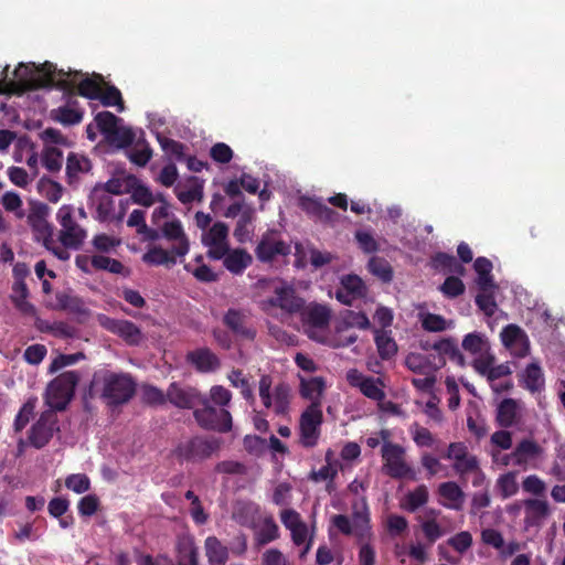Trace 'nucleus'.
Returning <instances> with one entry per match:
<instances>
[{
    "label": "nucleus",
    "instance_id": "nucleus-1",
    "mask_svg": "<svg viewBox=\"0 0 565 565\" xmlns=\"http://www.w3.org/2000/svg\"><path fill=\"white\" fill-rule=\"evenodd\" d=\"M71 74L72 72L57 70L56 65L49 61L40 65L20 63L14 70L17 79L6 82L4 86L8 95L21 96L26 92L52 87L72 94L74 85L67 79Z\"/></svg>",
    "mask_w": 565,
    "mask_h": 565
},
{
    "label": "nucleus",
    "instance_id": "nucleus-2",
    "mask_svg": "<svg viewBox=\"0 0 565 565\" xmlns=\"http://www.w3.org/2000/svg\"><path fill=\"white\" fill-rule=\"evenodd\" d=\"M221 448V440L214 436L195 435L177 444L172 456L180 463H201L210 459Z\"/></svg>",
    "mask_w": 565,
    "mask_h": 565
},
{
    "label": "nucleus",
    "instance_id": "nucleus-3",
    "mask_svg": "<svg viewBox=\"0 0 565 565\" xmlns=\"http://www.w3.org/2000/svg\"><path fill=\"white\" fill-rule=\"evenodd\" d=\"M137 384L129 373L107 371L102 376L100 398L107 406L127 404L136 393Z\"/></svg>",
    "mask_w": 565,
    "mask_h": 565
},
{
    "label": "nucleus",
    "instance_id": "nucleus-4",
    "mask_svg": "<svg viewBox=\"0 0 565 565\" xmlns=\"http://www.w3.org/2000/svg\"><path fill=\"white\" fill-rule=\"evenodd\" d=\"M79 375L75 371L61 373L50 382L45 392V403L54 411H64L71 402Z\"/></svg>",
    "mask_w": 565,
    "mask_h": 565
},
{
    "label": "nucleus",
    "instance_id": "nucleus-5",
    "mask_svg": "<svg viewBox=\"0 0 565 565\" xmlns=\"http://www.w3.org/2000/svg\"><path fill=\"white\" fill-rule=\"evenodd\" d=\"M381 456L383 460L382 470L392 479L416 480L415 469L406 460V449L399 444L382 445Z\"/></svg>",
    "mask_w": 565,
    "mask_h": 565
},
{
    "label": "nucleus",
    "instance_id": "nucleus-6",
    "mask_svg": "<svg viewBox=\"0 0 565 565\" xmlns=\"http://www.w3.org/2000/svg\"><path fill=\"white\" fill-rule=\"evenodd\" d=\"M199 405L202 407L194 409L193 417L201 428L221 434L232 430L233 419L227 409L212 406L205 396H202Z\"/></svg>",
    "mask_w": 565,
    "mask_h": 565
},
{
    "label": "nucleus",
    "instance_id": "nucleus-7",
    "mask_svg": "<svg viewBox=\"0 0 565 565\" xmlns=\"http://www.w3.org/2000/svg\"><path fill=\"white\" fill-rule=\"evenodd\" d=\"M56 220L61 225L58 241L64 247L78 249L86 236V231L74 220V206L70 204L62 205L57 213Z\"/></svg>",
    "mask_w": 565,
    "mask_h": 565
},
{
    "label": "nucleus",
    "instance_id": "nucleus-8",
    "mask_svg": "<svg viewBox=\"0 0 565 565\" xmlns=\"http://www.w3.org/2000/svg\"><path fill=\"white\" fill-rule=\"evenodd\" d=\"M323 414L319 402H312L301 414L299 419V443L305 448L317 446L321 434Z\"/></svg>",
    "mask_w": 565,
    "mask_h": 565
},
{
    "label": "nucleus",
    "instance_id": "nucleus-9",
    "mask_svg": "<svg viewBox=\"0 0 565 565\" xmlns=\"http://www.w3.org/2000/svg\"><path fill=\"white\" fill-rule=\"evenodd\" d=\"M57 416L52 409L41 413L38 420L31 426L28 434L29 444L35 449L44 448L58 431Z\"/></svg>",
    "mask_w": 565,
    "mask_h": 565
},
{
    "label": "nucleus",
    "instance_id": "nucleus-10",
    "mask_svg": "<svg viewBox=\"0 0 565 565\" xmlns=\"http://www.w3.org/2000/svg\"><path fill=\"white\" fill-rule=\"evenodd\" d=\"M50 207L42 202H34L31 204V209L28 215V223L32 228L34 238L38 242H42L43 246L52 244L53 239V226L47 222Z\"/></svg>",
    "mask_w": 565,
    "mask_h": 565
},
{
    "label": "nucleus",
    "instance_id": "nucleus-11",
    "mask_svg": "<svg viewBox=\"0 0 565 565\" xmlns=\"http://www.w3.org/2000/svg\"><path fill=\"white\" fill-rule=\"evenodd\" d=\"M290 253V245L278 238L275 231L264 233L255 248L256 257L262 263H270L277 256H287Z\"/></svg>",
    "mask_w": 565,
    "mask_h": 565
},
{
    "label": "nucleus",
    "instance_id": "nucleus-12",
    "mask_svg": "<svg viewBox=\"0 0 565 565\" xmlns=\"http://www.w3.org/2000/svg\"><path fill=\"white\" fill-rule=\"evenodd\" d=\"M102 326L109 332L120 337L129 345H138L142 341L141 330L129 320L105 317Z\"/></svg>",
    "mask_w": 565,
    "mask_h": 565
},
{
    "label": "nucleus",
    "instance_id": "nucleus-13",
    "mask_svg": "<svg viewBox=\"0 0 565 565\" xmlns=\"http://www.w3.org/2000/svg\"><path fill=\"white\" fill-rule=\"evenodd\" d=\"M268 303L290 315L300 312L305 306L303 299L297 295L295 288L287 285L276 287L274 296L268 299Z\"/></svg>",
    "mask_w": 565,
    "mask_h": 565
},
{
    "label": "nucleus",
    "instance_id": "nucleus-14",
    "mask_svg": "<svg viewBox=\"0 0 565 565\" xmlns=\"http://www.w3.org/2000/svg\"><path fill=\"white\" fill-rule=\"evenodd\" d=\"M202 394L194 387L181 386L173 382L167 390V401L182 409H191L199 405Z\"/></svg>",
    "mask_w": 565,
    "mask_h": 565
},
{
    "label": "nucleus",
    "instance_id": "nucleus-15",
    "mask_svg": "<svg viewBox=\"0 0 565 565\" xmlns=\"http://www.w3.org/2000/svg\"><path fill=\"white\" fill-rule=\"evenodd\" d=\"M161 236L173 243L171 246L172 252L179 255V257H184L189 253L190 242L180 220L174 218L166 222L161 226Z\"/></svg>",
    "mask_w": 565,
    "mask_h": 565
},
{
    "label": "nucleus",
    "instance_id": "nucleus-16",
    "mask_svg": "<svg viewBox=\"0 0 565 565\" xmlns=\"http://www.w3.org/2000/svg\"><path fill=\"white\" fill-rule=\"evenodd\" d=\"M185 360L200 373H212L221 366L218 356L206 347L189 351Z\"/></svg>",
    "mask_w": 565,
    "mask_h": 565
},
{
    "label": "nucleus",
    "instance_id": "nucleus-17",
    "mask_svg": "<svg viewBox=\"0 0 565 565\" xmlns=\"http://www.w3.org/2000/svg\"><path fill=\"white\" fill-rule=\"evenodd\" d=\"M524 508V524L526 529L541 527L551 510L547 501L540 499H525L522 502Z\"/></svg>",
    "mask_w": 565,
    "mask_h": 565
},
{
    "label": "nucleus",
    "instance_id": "nucleus-18",
    "mask_svg": "<svg viewBox=\"0 0 565 565\" xmlns=\"http://www.w3.org/2000/svg\"><path fill=\"white\" fill-rule=\"evenodd\" d=\"M446 364V359L434 355V362H429V356L422 353H409L405 359V365L408 370L417 374H428L441 369Z\"/></svg>",
    "mask_w": 565,
    "mask_h": 565
},
{
    "label": "nucleus",
    "instance_id": "nucleus-19",
    "mask_svg": "<svg viewBox=\"0 0 565 565\" xmlns=\"http://www.w3.org/2000/svg\"><path fill=\"white\" fill-rule=\"evenodd\" d=\"M76 100H70L67 105L51 110V118L64 126L77 125L83 120L84 111L77 106Z\"/></svg>",
    "mask_w": 565,
    "mask_h": 565
},
{
    "label": "nucleus",
    "instance_id": "nucleus-20",
    "mask_svg": "<svg viewBox=\"0 0 565 565\" xmlns=\"http://www.w3.org/2000/svg\"><path fill=\"white\" fill-rule=\"evenodd\" d=\"M96 206L97 218L100 222L109 221L114 217L115 201L106 192H102L99 186H95L90 196Z\"/></svg>",
    "mask_w": 565,
    "mask_h": 565
},
{
    "label": "nucleus",
    "instance_id": "nucleus-21",
    "mask_svg": "<svg viewBox=\"0 0 565 565\" xmlns=\"http://www.w3.org/2000/svg\"><path fill=\"white\" fill-rule=\"evenodd\" d=\"M438 493L448 502L441 504L448 509L460 510L465 501V493L454 481L443 482L438 487Z\"/></svg>",
    "mask_w": 565,
    "mask_h": 565
},
{
    "label": "nucleus",
    "instance_id": "nucleus-22",
    "mask_svg": "<svg viewBox=\"0 0 565 565\" xmlns=\"http://www.w3.org/2000/svg\"><path fill=\"white\" fill-rule=\"evenodd\" d=\"M29 288L25 281H13L12 295L10 296L14 307L25 316H35L36 308L28 301Z\"/></svg>",
    "mask_w": 565,
    "mask_h": 565
},
{
    "label": "nucleus",
    "instance_id": "nucleus-23",
    "mask_svg": "<svg viewBox=\"0 0 565 565\" xmlns=\"http://www.w3.org/2000/svg\"><path fill=\"white\" fill-rule=\"evenodd\" d=\"M253 263L252 255L243 248H235L230 250L226 255L223 265L232 274L239 275Z\"/></svg>",
    "mask_w": 565,
    "mask_h": 565
},
{
    "label": "nucleus",
    "instance_id": "nucleus-24",
    "mask_svg": "<svg viewBox=\"0 0 565 565\" xmlns=\"http://www.w3.org/2000/svg\"><path fill=\"white\" fill-rule=\"evenodd\" d=\"M431 349L437 352L436 356H445L447 355L452 362L457 363L459 366H465L466 360L463 354L458 348L457 341L452 338H444L439 341H435L431 344Z\"/></svg>",
    "mask_w": 565,
    "mask_h": 565
},
{
    "label": "nucleus",
    "instance_id": "nucleus-25",
    "mask_svg": "<svg viewBox=\"0 0 565 565\" xmlns=\"http://www.w3.org/2000/svg\"><path fill=\"white\" fill-rule=\"evenodd\" d=\"M223 322L231 331L242 338L248 340L255 338V331L245 326L244 315L236 309H228L224 315Z\"/></svg>",
    "mask_w": 565,
    "mask_h": 565
},
{
    "label": "nucleus",
    "instance_id": "nucleus-26",
    "mask_svg": "<svg viewBox=\"0 0 565 565\" xmlns=\"http://www.w3.org/2000/svg\"><path fill=\"white\" fill-rule=\"evenodd\" d=\"M205 555L210 565H225L228 548L216 536H207L204 541Z\"/></svg>",
    "mask_w": 565,
    "mask_h": 565
},
{
    "label": "nucleus",
    "instance_id": "nucleus-27",
    "mask_svg": "<svg viewBox=\"0 0 565 565\" xmlns=\"http://www.w3.org/2000/svg\"><path fill=\"white\" fill-rule=\"evenodd\" d=\"M179 255L172 252V248L164 249L160 246H153L143 254L142 260L146 264L153 266L164 265L167 267H171L177 264V258Z\"/></svg>",
    "mask_w": 565,
    "mask_h": 565
},
{
    "label": "nucleus",
    "instance_id": "nucleus-28",
    "mask_svg": "<svg viewBox=\"0 0 565 565\" xmlns=\"http://www.w3.org/2000/svg\"><path fill=\"white\" fill-rule=\"evenodd\" d=\"M495 420L502 428L512 427L518 420V403L513 398H504L497 408Z\"/></svg>",
    "mask_w": 565,
    "mask_h": 565
},
{
    "label": "nucleus",
    "instance_id": "nucleus-29",
    "mask_svg": "<svg viewBox=\"0 0 565 565\" xmlns=\"http://www.w3.org/2000/svg\"><path fill=\"white\" fill-rule=\"evenodd\" d=\"M543 452V448L531 439L521 440L514 448L511 456L514 458V463L523 465L529 459L540 457Z\"/></svg>",
    "mask_w": 565,
    "mask_h": 565
},
{
    "label": "nucleus",
    "instance_id": "nucleus-30",
    "mask_svg": "<svg viewBox=\"0 0 565 565\" xmlns=\"http://www.w3.org/2000/svg\"><path fill=\"white\" fill-rule=\"evenodd\" d=\"M255 217V210L252 206H246L241 214L234 228V237L238 243H246L250 239L253 227L252 223Z\"/></svg>",
    "mask_w": 565,
    "mask_h": 565
},
{
    "label": "nucleus",
    "instance_id": "nucleus-31",
    "mask_svg": "<svg viewBox=\"0 0 565 565\" xmlns=\"http://www.w3.org/2000/svg\"><path fill=\"white\" fill-rule=\"evenodd\" d=\"M352 526L354 535L360 542L369 540L372 535L370 525V513L364 504L361 510H354L352 514Z\"/></svg>",
    "mask_w": 565,
    "mask_h": 565
},
{
    "label": "nucleus",
    "instance_id": "nucleus-32",
    "mask_svg": "<svg viewBox=\"0 0 565 565\" xmlns=\"http://www.w3.org/2000/svg\"><path fill=\"white\" fill-rule=\"evenodd\" d=\"M390 333L385 330L374 331V342L382 360H390L397 353V344Z\"/></svg>",
    "mask_w": 565,
    "mask_h": 565
},
{
    "label": "nucleus",
    "instance_id": "nucleus-33",
    "mask_svg": "<svg viewBox=\"0 0 565 565\" xmlns=\"http://www.w3.org/2000/svg\"><path fill=\"white\" fill-rule=\"evenodd\" d=\"M129 183V193H131V200L134 203L149 207L156 202L154 195L150 189L140 183L136 177L130 175Z\"/></svg>",
    "mask_w": 565,
    "mask_h": 565
},
{
    "label": "nucleus",
    "instance_id": "nucleus-34",
    "mask_svg": "<svg viewBox=\"0 0 565 565\" xmlns=\"http://www.w3.org/2000/svg\"><path fill=\"white\" fill-rule=\"evenodd\" d=\"M462 349L472 355H482L490 350L487 337L480 332H471L463 337Z\"/></svg>",
    "mask_w": 565,
    "mask_h": 565
},
{
    "label": "nucleus",
    "instance_id": "nucleus-35",
    "mask_svg": "<svg viewBox=\"0 0 565 565\" xmlns=\"http://www.w3.org/2000/svg\"><path fill=\"white\" fill-rule=\"evenodd\" d=\"M326 383L322 377H311L309 380L301 379L300 382V394L303 398L312 402H320L322 393L324 391Z\"/></svg>",
    "mask_w": 565,
    "mask_h": 565
},
{
    "label": "nucleus",
    "instance_id": "nucleus-36",
    "mask_svg": "<svg viewBox=\"0 0 565 565\" xmlns=\"http://www.w3.org/2000/svg\"><path fill=\"white\" fill-rule=\"evenodd\" d=\"M257 507L249 502H238L234 507L233 520L242 526L252 527L255 523Z\"/></svg>",
    "mask_w": 565,
    "mask_h": 565
},
{
    "label": "nucleus",
    "instance_id": "nucleus-37",
    "mask_svg": "<svg viewBox=\"0 0 565 565\" xmlns=\"http://www.w3.org/2000/svg\"><path fill=\"white\" fill-rule=\"evenodd\" d=\"M104 78L100 74L82 79L77 85V94L88 99H97L100 96Z\"/></svg>",
    "mask_w": 565,
    "mask_h": 565
},
{
    "label": "nucleus",
    "instance_id": "nucleus-38",
    "mask_svg": "<svg viewBox=\"0 0 565 565\" xmlns=\"http://www.w3.org/2000/svg\"><path fill=\"white\" fill-rule=\"evenodd\" d=\"M369 271L383 282H391L393 279V268L383 257L373 256L367 263Z\"/></svg>",
    "mask_w": 565,
    "mask_h": 565
},
{
    "label": "nucleus",
    "instance_id": "nucleus-39",
    "mask_svg": "<svg viewBox=\"0 0 565 565\" xmlns=\"http://www.w3.org/2000/svg\"><path fill=\"white\" fill-rule=\"evenodd\" d=\"M57 307L62 310L70 311L76 315L86 313L84 301L68 292H57L55 296Z\"/></svg>",
    "mask_w": 565,
    "mask_h": 565
},
{
    "label": "nucleus",
    "instance_id": "nucleus-40",
    "mask_svg": "<svg viewBox=\"0 0 565 565\" xmlns=\"http://www.w3.org/2000/svg\"><path fill=\"white\" fill-rule=\"evenodd\" d=\"M190 182L192 184L186 190L175 189L177 198L183 204H189L194 201L201 202L203 200V180H200L196 177H192Z\"/></svg>",
    "mask_w": 565,
    "mask_h": 565
},
{
    "label": "nucleus",
    "instance_id": "nucleus-41",
    "mask_svg": "<svg viewBox=\"0 0 565 565\" xmlns=\"http://www.w3.org/2000/svg\"><path fill=\"white\" fill-rule=\"evenodd\" d=\"M429 493L425 484L417 486L413 491L408 492L405 497L403 508L408 512H415L420 507L428 502Z\"/></svg>",
    "mask_w": 565,
    "mask_h": 565
},
{
    "label": "nucleus",
    "instance_id": "nucleus-42",
    "mask_svg": "<svg viewBox=\"0 0 565 565\" xmlns=\"http://www.w3.org/2000/svg\"><path fill=\"white\" fill-rule=\"evenodd\" d=\"M279 537V527L273 516L264 519L260 529L256 532V541L258 545H266Z\"/></svg>",
    "mask_w": 565,
    "mask_h": 565
},
{
    "label": "nucleus",
    "instance_id": "nucleus-43",
    "mask_svg": "<svg viewBox=\"0 0 565 565\" xmlns=\"http://www.w3.org/2000/svg\"><path fill=\"white\" fill-rule=\"evenodd\" d=\"M274 412L276 415H286L290 404V387L286 383H279L274 390Z\"/></svg>",
    "mask_w": 565,
    "mask_h": 565
},
{
    "label": "nucleus",
    "instance_id": "nucleus-44",
    "mask_svg": "<svg viewBox=\"0 0 565 565\" xmlns=\"http://www.w3.org/2000/svg\"><path fill=\"white\" fill-rule=\"evenodd\" d=\"M36 397H30L18 412L14 422L13 428L15 433L22 431L25 426L30 423L31 418L34 416V411L36 407Z\"/></svg>",
    "mask_w": 565,
    "mask_h": 565
},
{
    "label": "nucleus",
    "instance_id": "nucleus-45",
    "mask_svg": "<svg viewBox=\"0 0 565 565\" xmlns=\"http://www.w3.org/2000/svg\"><path fill=\"white\" fill-rule=\"evenodd\" d=\"M306 321L315 328H324L330 321V311L326 306L313 305L305 313Z\"/></svg>",
    "mask_w": 565,
    "mask_h": 565
},
{
    "label": "nucleus",
    "instance_id": "nucleus-46",
    "mask_svg": "<svg viewBox=\"0 0 565 565\" xmlns=\"http://www.w3.org/2000/svg\"><path fill=\"white\" fill-rule=\"evenodd\" d=\"M524 384L525 388L532 393L540 392L544 387L543 372L539 364L531 363L526 366Z\"/></svg>",
    "mask_w": 565,
    "mask_h": 565
},
{
    "label": "nucleus",
    "instance_id": "nucleus-47",
    "mask_svg": "<svg viewBox=\"0 0 565 565\" xmlns=\"http://www.w3.org/2000/svg\"><path fill=\"white\" fill-rule=\"evenodd\" d=\"M228 380L234 387L239 388L242 396L250 405H253L255 403V395H254L253 388L249 384V381L244 376L243 371L233 370L228 374Z\"/></svg>",
    "mask_w": 565,
    "mask_h": 565
},
{
    "label": "nucleus",
    "instance_id": "nucleus-48",
    "mask_svg": "<svg viewBox=\"0 0 565 565\" xmlns=\"http://www.w3.org/2000/svg\"><path fill=\"white\" fill-rule=\"evenodd\" d=\"M90 161L74 152L67 156L66 160V174L70 179L77 178L78 173L88 172L90 170Z\"/></svg>",
    "mask_w": 565,
    "mask_h": 565
},
{
    "label": "nucleus",
    "instance_id": "nucleus-49",
    "mask_svg": "<svg viewBox=\"0 0 565 565\" xmlns=\"http://www.w3.org/2000/svg\"><path fill=\"white\" fill-rule=\"evenodd\" d=\"M433 264L436 269H441L448 273H463V266L457 260L454 255L447 253H437L433 257Z\"/></svg>",
    "mask_w": 565,
    "mask_h": 565
},
{
    "label": "nucleus",
    "instance_id": "nucleus-50",
    "mask_svg": "<svg viewBox=\"0 0 565 565\" xmlns=\"http://www.w3.org/2000/svg\"><path fill=\"white\" fill-rule=\"evenodd\" d=\"M501 341L507 348L522 344L526 341L525 332L516 324H508L501 331Z\"/></svg>",
    "mask_w": 565,
    "mask_h": 565
},
{
    "label": "nucleus",
    "instance_id": "nucleus-51",
    "mask_svg": "<svg viewBox=\"0 0 565 565\" xmlns=\"http://www.w3.org/2000/svg\"><path fill=\"white\" fill-rule=\"evenodd\" d=\"M106 140L117 146L118 148H126L129 147L134 140H135V134L130 128L117 126L114 130L110 131L109 135H107Z\"/></svg>",
    "mask_w": 565,
    "mask_h": 565
},
{
    "label": "nucleus",
    "instance_id": "nucleus-52",
    "mask_svg": "<svg viewBox=\"0 0 565 565\" xmlns=\"http://www.w3.org/2000/svg\"><path fill=\"white\" fill-rule=\"evenodd\" d=\"M340 286L358 299L364 298L367 292L364 281L358 275L343 276Z\"/></svg>",
    "mask_w": 565,
    "mask_h": 565
},
{
    "label": "nucleus",
    "instance_id": "nucleus-53",
    "mask_svg": "<svg viewBox=\"0 0 565 565\" xmlns=\"http://www.w3.org/2000/svg\"><path fill=\"white\" fill-rule=\"evenodd\" d=\"M42 163L50 172H57L62 168L63 152L55 147H45L42 153Z\"/></svg>",
    "mask_w": 565,
    "mask_h": 565
},
{
    "label": "nucleus",
    "instance_id": "nucleus-54",
    "mask_svg": "<svg viewBox=\"0 0 565 565\" xmlns=\"http://www.w3.org/2000/svg\"><path fill=\"white\" fill-rule=\"evenodd\" d=\"M382 386L383 382L381 379L369 376L366 381H363L360 391L365 397L376 402H382L385 398V392Z\"/></svg>",
    "mask_w": 565,
    "mask_h": 565
},
{
    "label": "nucleus",
    "instance_id": "nucleus-55",
    "mask_svg": "<svg viewBox=\"0 0 565 565\" xmlns=\"http://www.w3.org/2000/svg\"><path fill=\"white\" fill-rule=\"evenodd\" d=\"M409 431L417 447H433L436 441L431 431L428 428L420 426L418 423L412 424Z\"/></svg>",
    "mask_w": 565,
    "mask_h": 565
},
{
    "label": "nucleus",
    "instance_id": "nucleus-56",
    "mask_svg": "<svg viewBox=\"0 0 565 565\" xmlns=\"http://www.w3.org/2000/svg\"><path fill=\"white\" fill-rule=\"evenodd\" d=\"M141 401L150 406L163 405L167 402V393L150 384L141 386Z\"/></svg>",
    "mask_w": 565,
    "mask_h": 565
},
{
    "label": "nucleus",
    "instance_id": "nucleus-57",
    "mask_svg": "<svg viewBox=\"0 0 565 565\" xmlns=\"http://www.w3.org/2000/svg\"><path fill=\"white\" fill-rule=\"evenodd\" d=\"M90 263L97 270H106L113 274H121L124 270V265L119 260L104 255H94Z\"/></svg>",
    "mask_w": 565,
    "mask_h": 565
},
{
    "label": "nucleus",
    "instance_id": "nucleus-58",
    "mask_svg": "<svg viewBox=\"0 0 565 565\" xmlns=\"http://www.w3.org/2000/svg\"><path fill=\"white\" fill-rule=\"evenodd\" d=\"M41 194L52 203H56L62 198L63 188L60 183L42 178L39 182Z\"/></svg>",
    "mask_w": 565,
    "mask_h": 565
},
{
    "label": "nucleus",
    "instance_id": "nucleus-59",
    "mask_svg": "<svg viewBox=\"0 0 565 565\" xmlns=\"http://www.w3.org/2000/svg\"><path fill=\"white\" fill-rule=\"evenodd\" d=\"M105 107L117 106L118 111L124 110V100L120 90L111 85L100 90L98 98Z\"/></svg>",
    "mask_w": 565,
    "mask_h": 565
},
{
    "label": "nucleus",
    "instance_id": "nucleus-60",
    "mask_svg": "<svg viewBox=\"0 0 565 565\" xmlns=\"http://www.w3.org/2000/svg\"><path fill=\"white\" fill-rule=\"evenodd\" d=\"M497 487L503 499L514 495L519 490L515 472H507L499 477Z\"/></svg>",
    "mask_w": 565,
    "mask_h": 565
},
{
    "label": "nucleus",
    "instance_id": "nucleus-61",
    "mask_svg": "<svg viewBox=\"0 0 565 565\" xmlns=\"http://www.w3.org/2000/svg\"><path fill=\"white\" fill-rule=\"evenodd\" d=\"M228 235V226L223 222L214 223L209 232L203 236V244H217L226 242Z\"/></svg>",
    "mask_w": 565,
    "mask_h": 565
},
{
    "label": "nucleus",
    "instance_id": "nucleus-62",
    "mask_svg": "<svg viewBox=\"0 0 565 565\" xmlns=\"http://www.w3.org/2000/svg\"><path fill=\"white\" fill-rule=\"evenodd\" d=\"M476 305L487 316L492 317L497 310L494 291H479L476 296Z\"/></svg>",
    "mask_w": 565,
    "mask_h": 565
},
{
    "label": "nucleus",
    "instance_id": "nucleus-63",
    "mask_svg": "<svg viewBox=\"0 0 565 565\" xmlns=\"http://www.w3.org/2000/svg\"><path fill=\"white\" fill-rule=\"evenodd\" d=\"M439 290L450 299L457 298L465 292V285L459 277L449 276L445 279Z\"/></svg>",
    "mask_w": 565,
    "mask_h": 565
},
{
    "label": "nucleus",
    "instance_id": "nucleus-64",
    "mask_svg": "<svg viewBox=\"0 0 565 565\" xmlns=\"http://www.w3.org/2000/svg\"><path fill=\"white\" fill-rule=\"evenodd\" d=\"M95 122L99 131L106 137L119 122V118L110 111H100L95 116Z\"/></svg>",
    "mask_w": 565,
    "mask_h": 565
}]
</instances>
